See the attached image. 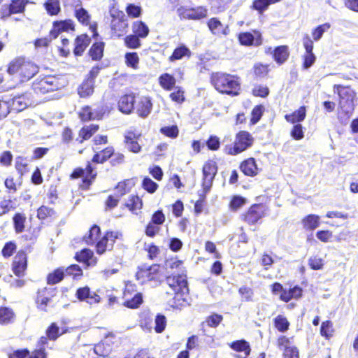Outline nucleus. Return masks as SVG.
Returning <instances> with one entry per match:
<instances>
[{
	"instance_id": "obj_11",
	"label": "nucleus",
	"mask_w": 358,
	"mask_h": 358,
	"mask_svg": "<svg viewBox=\"0 0 358 358\" xmlns=\"http://www.w3.org/2000/svg\"><path fill=\"white\" fill-rule=\"evenodd\" d=\"M136 285L131 282L125 284L123 290L124 302L122 305L129 309H137L143 303V296L141 292H137Z\"/></svg>"
},
{
	"instance_id": "obj_27",
	"label": "nucleus",
	"mask_w": 358,
	"mask_h": 358,
	"mask_svg": "<svg viewBox=\"0 0 358 358\" xmlns=\"http://www.w3.org/2000/svg\"><path fill=\"white\" fill-rule=\"evenodd\" d=\"M240 171L247 177H255L261 171L259 168L256 159L251 157L243 159L239 164Z\"/></svg>"
},
{
	"instance_id": "obj_19",
	"label": "nucleus",
	"mask_w": 358,
	"mask_h": 358,
	"mask_svg": "<svg viewBox=\"0 0 358 358\" xmlns=\"http://www.w3.org/2000/svg\"><path fill=\"white\" fill-rule=\"evenodd\" d=\"M69 320L65 318L59 320V324L57 322H52L47 327L45 334L50 341H55L61 336L70 332L69 327Z\"/></svg>"
},
{
	"instance_id": "obj_8",
	"label": "nucleus",
	"mask_w": 358,
	"mask_h": 358,
	"mask_svg": "<svg viewBox=\"0 0 358 358\" xmlns=\"http://www.w3.org/2000/svg\"><path fill=\"white\" fill-rule=\"evenodd\" d=\"M270 289L273 295L278 294L280 301L285 303L292 300L298 301L303 295V288L297 285L287 289L280 282H275L270 285Z\"/></svg>"
},
{
	"instance_id": "obj_17",
	"label": "nucleus",
	"mask_w": 358,
	"mask_h": 358,
	"mask_svg": "<svg viewBox=\"0 0 358 358\" xmlns=\"http://www.w3.org/2000/svg\"><path fill=\"white\" fill-rule=\"evenodd\" d=\"M237 39L239 44L245 47H259L263 43L262 34L258 29L240 32L237 35Z\"/></svg>"
},
{
	"instance_id": "obj_37",
	"label": "nucleus",
	"mask_w": 358,
	"mask_h": 358,
	"mask_svg": "<svg viewBox=\"0 0 358 358\" xmlns=\"http://www.w3.org/2000/svg\"><path fill=\"white\" fill-rule=\"evenodd\" d=\"M65 276L64 268L60 266L48 273L45 281L47 285H55L63 281Z\"/></svg>"
},
{
	"instance_id": "obj_16",
	"label": "nucleus",
	"mask_w": 358,
	"mask_h": 358,
	"mask_svg": "<svg viewBox=\"0 0 358 358\" xmlns=\"http://www.w3.org/2000/svg\"><path fill=\"white\" fill-rule=\"evenodd\" d=\"M31 87L34 92L39 94L54 92L59 87L57 79L52 76H45L36 79Z\"/></svg>"
},
{
	"instance_id": "obj_26",
	"label": "nucleus",
	"mask_w": 358,
	"mask_h": 358,
	"mask_svg": "<svg viewBox=\"0 0 358 358\" xmlns=\"http://www.w3.org/2000/svg\"><path fill=\"white\" fill-rule=\"evenodd\" d=\"M206 24L211 34L218 37L226 36L230 31L229 25L223 24L216 17L210 18Z\"/></svg>"
},
{
	"instance_id": "obj_15",
	"label": "nucleus",
	"mask_w": 358,
	"mask_h": 358,
	"mask_svg": "<svg viewBox=\"0 0 358 358\" xmlns=\"http://www.w3.org/2000/svg\"><path fill=\"white\" fill-rule=\"evenodd\" d=\"M217 170V164L213 159H208L203 164L201 187L204 194H207L210 190Z\"/></svg>"
},
{
	"instance_id": "obj_50",
	"label": "nucleus",
	"mask_w": 358,
	"mask_h": 358,
	"mask_svg": "<svg viewBox=\"0 0 358 358\" xmlns=\"http://www.w3.org/2000/svg\"><path fill=\"white\" fill-rule=\"evenodd\" d=\"M273 323L274 327L279 332L282 333L288 331L290 326V323L287 318L285 315L280 314L273 318Z\"/></svg>"
},
{
	"instance_id": "obj_18",
	"label": "nucleus",
	"mask_w": 358,
	"mask_h": 358,
	"mask_svg": "<svg viewBox=\"0 0 358 358\" xmlns=\"http://www.w3.org/2000/svg\"><path fill=\"white\" fill-rule=\"evenodd\" d=\"M28 268V256L25 250H20L15 255L11 263V271L17 278L26 275Z\"/></svg>"
},
{
	"instance_id": "obj_55",
	"label": "nucleus",
	"mask_w": 358,
	"mask_h": 358,
	"mask_svg": "<svg viewBox=\"0 0 358 358\" xmlns=\"http://www.w3.org/2000/svg\"><path fill=\"white\" fill-rule=\"evenodd\" d=\"M15 168L17 173L20 176H24L29 171V164L27 158L18 156L15 158Z\"/></svg>"
},
{
	"instance_id": "obj_21",
	"label": "nucleus",
	"mask_w": 358,
	"mask_h": 358,
	"mask_svg": "<svg viewBox=\"0 0 358 358\" xmlns=\"http://www.w3.org/2000/svg\"><path fill=\"white\" fill-rule=\"evenodd\" d=\"M141 136V132L136 131L135 129H129L124 132L123 143L129 152L135 154L141 152L142 146L138 143Z\"/></svg>"
},
{
	"instance_id": "obj_39",
	"label": "nucleus",
	"mask_w": 358,
	"mask_h": 358,
	"mask_svg": "<svg viewBox=\"0 0 358 358\" xmlns=\"http://www.w3.org/2000/svg\"><path fill=\"white\" fill-rule=\"evenodd\" d=\"M301 224L306 231H313L320 226V217L315 214H309L302 218Z\"/></svg>"
},
{
	"instance_id": "obj_46",
	"label": "nucleus",
	"mask_w": 358,
	"mask_h": 358,
	"mask_svg": "<svg viewBox=\"0 0 358 358\" xmlns=\"http://www.w3.org/2000/svg\"><path fill=\"white\" fill-rule=\"evenodd\" d=\"M15 314L13 310L7 306H0V324L7 325L14 322Z\"/></svg>"
},
{
	"instance_id": "obj_12",
	"label": "nucleus",
	"mask_w": 358,
	"mask_h": 358,
	"mask_svg": "<svg viewBox=\"0 0 358 358\" xmlns=\"http://www.w3.org/2000/svg\"><path fill=\"white\" fill-rule=\"evenodd\" d=\"M176 13L181 20H201L208 17V9L203 5L194 7L180 6Z\"/></svg>"
},
{
	"instance_id": "obj_10",
	"label": "nucleus",
	"mask_w": 358,
	"mask_h": 358,
	"mask_svg": "<svg viewBox=\"0 0 358 358\" xmlns=\"http://www.w3.org/2000/svg\"><path fill=\"white\" fill-rule=\"evenodd\" d=\"M110 17V37L113 38H118L124 36L127 31L129 24L124 12L118 9L111 10Z\"/></svg>"
},
{
	"instance_id": "obj_59",
	"label": "nucleus",
	"mask_w": 358,
	"mask_h": 358,
	"mask_svg": "<svg viewBox=\"0 0 358 358\" xmlns=\"http://www.w3.org/2000/svg\"><path fill=\"white\" fill-rule=\"evenodd\" d=\"M211 8L215 13L224 12L233 0H209Z\"/></svg>"
},
{
	"instance_id": "obj_36",
	"label": "nucleus",
	"mask_w": 358,
	"mask_h": 358,
	"mask_svg": "<svg viewBox=\"0 0 358 358\" xmlns=\"http://www.w3.org/2000/svg\"><path fill=\"white\" fill-rule=\"evenodd\" d=\"M152 103L148 96L141 97L137 103L136 113L142 118L147 117L151 113Z\"/></svg>"
},
{
	"instance_id": "obj_30",
	"label": "nucleus",
	"mask_w": 358,
	"mask_h": 358,
	"mask_svg": "<svg viewBox=\"0 0 358 358\" xmlns=\"http://www.w3.org/2000/svg\"><path fill=\"white\" fill-rule=\"evenodd\" d=\"M104 112L96 111L93 112L91 106L86 105L83 106L79 112L78 116L81 122H87L92 120H102L104 115Z\"/></svg>"
},
{
	"instance_id": "obj_7",
	"label": "nucleus",
	"mask_w": 358,
	"mask_h": 358,
	"mask_svg": "<svg viewBox=\"0 0 358 358\" xmlns=\"http://www.w3.org/2000/svg\"><path fill=\"white\" fill-rule=\"evenodd\" d=\"M166 282L174 292L173 299L178 301V305H182V302L186 301L184 296L187 295L189 291L186 276L180 274H171L166 277Z\"/></svg>"
},
{
	"instance_id": "obj_25",
	"label": "nucleus",
	"mask_w": 358,
	"mask_h": 358,
	"mask_svg": "<svg viewBox=\"0 0 358 358\" xmlns=\"http://www.w3.org/2000/svg\"><path fill=\"white\" fill-rule=\"evenodd\" d=\"M76 297L80 301H85L90 305L97 304L101 302V296L96 292L91 291L88 286L77 289Z\"/></svg>"
},
{
	"instance_id": "obj_23",
	"label": "nucleus",
	"mask_w": 358,
	"mask_h": 358,
	"mask_svg": "<svg viewBox=\"0 0 358 358\" xmlns=\"http://www.w3.org/2000/svg\"><path fill=\"white\" fill-rule=\"evenodd\" d=\"M75 24L71 19L55 20L52 22V28L49 31L50 39H56L62 32L74 31Z\"/></svg>"
},
{
	"instance_id": "obj_52",
	"label": "nucleus",
	"mask_w": 358,
	"mask_h": 358,
	"mask_svg": "<svg viewBox=\"0 0 358 358\" xmlns=\"http://www.w3.org/2000/svg\"><path fill=\"white\" fill-rule=\"evenodd\" d=\"M247 203V199L241 195H234L229 203L231 212H237Z\"/></svg>"
},
{
	"instance_id": "obj_58",
	"label": "nucleus",
	"mask_w": 358,
	"mask_h": 358,
	"mask_svg": "<svg viewBox=\"0 0 358 358\" xmlns=\"http://www.w3.org/2000/svg\"><path fill=\"white\" fill-rule=\"evenodd\" d=\"M29 3V0H10L8 5L13 15L21 14L24 13Z\"/></svg>"
},
{
	"instance_id": "obj_54",
	"label": "nucleus",
	"mask_w": 358,
	"mask_h": 358,
	"mask_svg": "<svg viewBox=\"0 0 358 358\" xmlns=\"http://www.w3.org/2000/svg\"><path fill=\"white\" fill-rule=\"evenodd\" d=\"M16 208L15 199H11L10 197L8 199L3 198L0 201V213L2 216L10 211H14Z\"/></svg>"
},
{
	"instance_id": "obj_60",
	"label": "nucleus",
	"mask_w": 358,
	"mask_h": 358,
	"mask_svg": "<svg viewBox=\"0 0 358 358\" xmlns=\"http://www.w3.org/2000/svg\"><path fill=\"white\" fill-rule=\"evenodd\" d=\"M36 217L40 220H45L55 217L56 212L52 208L42 205L37 209Z\"/></svg>"
},
{
	"instance_id": "obj_28",
	"label": "nucleus",
	"mask_w": 358,
	"mask_h": 358,
	"mask_svg": "<svg viewBox=\"0 0 358 358\" xmlns=\"http://www.w3.org/2000/svg\"><path fill=\"white\" fill-rule=\"evenodd\" d=\"M136 97L134 93L122 95L117 101V108L123 114H131L134 110Z\"/></svg>"
},
{
	"instance_id": "obj_44",
	"label": "nucleus",
	"mask_w": 358,
	"mask_h": 358,
	"mask_svg": "<svg viewBox=\"0 0 358 358\" xmlns=\"http://www.w3.org/2000/svg\"><path fill=\"white\" fill-rule=\"evenodd\" d=\"M132 33L140 37L145 38L150 34V28L148 24L142 20H136L131 24Z\"/></svg>"
},
{
	"instance_id": "obj_49",
	"label": "nucleus",
	"mask_w": 358,
	"mask_h": 358,
	"mask_svg": "<svg viewBox=\"0 0 358 358\" xmlns=\"http://www.w3.org/2000/svg\"><path fill=\"white\" fill-rule=\"evenodd\" d=\"M26 215L22 213H15L13 216V228L17 234L22 233L25 229Z\"/></svg>"
},
{
	"instance_id": "obj_42",
	"label": "nucleus",
	"mask_w": 358,
	"mask_h": 358,
	"mask_svg": "<svg viewBox=\"0 0 358 358\" xmlns=\"http://www.w3.org/2000/svg\"><path fill=\"white\" fill-rule=\"evenodd\" d=\"M158 83L164 90L171 91L176 87V79L173 75L164 73L159 76Z\"/></svg>"
},
{
	"instance_id": "obj_24",
	"label": "nucleus",
	"mask_w": 358,
	"mask_h": 358,
	"mask_svg": "<svg viewBox=\"0 0 358 358\" xmlns=\"http://www.w3.org/2000/svg\"><path fill=\"white\" fill-rule=\"evenodd\" d=\"M266 55H271L273 59L278 65L283 64L289 57L290 51L287 45H280L273 49L268 47L265 49Z\"/></svg>"
},
{
	"instance_id": "obj_32",
	"label": "nucleus",
	"mask_w": 358,
	"mask_h": 358,
	"mask_svg": "<svg viewBox=\"0 0 358 358\" xmlns=\"http://www.w3.org/2000/svg\"><path fill=\"white\" fill-rule=\"evenodd\" d=\"M124 208L134 215H138L143 208V201L138 194H131L124 203Z\"/></svg>"
},
{
	"instance_id": "obj_3",
	"label": "nucleus",
	"mask_w": 358,
	"mask_h": 358,
	"mask_svg": "<svg viewBox=\"0 0 358 358\" xmlns=\"http://www.w3.org/2000/svg\"><path fill=\"white\" fill-rule=\"evenodd\" d=\"M40 70L39 66L24 56H17L6 66V73L19 83H24L32 79Z\"/></svg>"
},
{
	"instance_id": "obj_45",
	"label": "nucleus",
	"mask_w": 358,
	"mask_h": 358,
	"mask_svg": "<svg viewBox=\"0 0 358 358\" xmlns=\"http://www.w3.org/2000/svg\"><path fill=\"white\" fill-rule=\"evenodd\" d=\"M229 346L235 352H244L246 357L250 355L251 348L250 343L244 339L234 341L229 343Z\"/></svg>"
},
{
	"instance_id": "obj_61",
	"label": "nucleus",
	"mask_w": 358,
	"mask_h": 358,
	"mask_svg": "<svg viewBox=\"0 0 358 358\" xmlns=\"http://www.w3.org/2000/svg\"><path fill=\"white\" fill-rule=\"evenodd\" d=\"M124 45L129 49H138L141 47V38L134 34H131L124 38Z\"/></svg>"
},
{
	"instance_id": "obj_1",
	"label": "nucleus",
	"mask_w": 358,
	"mask_h": 358,
	"mask_svg": "<svg viewBox=\"0 0 358 358\" xmlns=\"http://www.w3.org/2000/svg\"><path fill=\"white\" fill-rule=\"evenodd\" d=\"M108 161L112 167H116L125 162V156L122 152H115L113 145H108L95 152L92 159L86 162L85 168L75 167L69 174V179L76 180L80 178L79 189L83 191L89 190L97 176V172L93 164H103Z\"/></svg>"
},
{
	"instance_id": "obj_22",
	"label": "nucleus",
	"mask_w": 358,
	"mask_h": 358,
	"mask_svg": "<svg viewBox=\"0 0 358 358\" xmlns=\"http://www.w3.org/2000/svg\"><path fill=\"white\" fill-rule=\"evenodd\" d=\"M302 42L306 50L304 55L302 56V67L304 69H308L312 66L316 61V57L313 52V41L308 34H305L303 36Z\"/></svg>"
},
{
	"instance_id": "obj_4",
	"label": "nucleus",
	"mask_w": 358,
	"mask_h": 358,
	"mask_svg": "<svg viewBox=\"0 0 358 358\" xmlns=\"http://www.w3.org/2000/svg\"><path fill=\"white\" fill-rule=\"evenodd\" d=\"M333 91L338 99V116L341 119H349L353 114L355 102L357 99V92L350 85L335 84Z\"/></svg>"
},
{
	"instance_id": "obj_53",
	"label": "nucleus",
	"mask_w": 358,
	"mask_h": 358,
	"mask_svg": "<svg viewBox=\"0 0 358 358\" xmlns=\"http://www.w3.org/2000/svg\"><path fill=\"white\" fill-rule=\"evenodd\" d=\"M265 111L263 104H257L253 107L250 113V124L255 125L262 119Z\"/></svg>"
},
{
	"instance_id": "obj_14",
	"label": "nucleus",
	"mask_w": 358,
	"mask_h": 358,
	"mask_svg": "<svg viewBox=\"0 0 358 358\" xmlns=\"http://www.w3.org/2000/svg\"><path fill=\"white\" fill-rule=\"evenodd\" d=\"M266 214V207L262 203L252 204L241 215V220L250 226L257 224Z\"/></svg>"
},
{
	"instance_id": "obj_62",
	"label": "nucleus",
	"mask_w": 358,
	"mask_h": 358,
	"mask_svg": "<svg viewBox=\"0 0 358 358\" xmlns=\"http://www.w3.org/2000/svg\"><path fill=\"white\" fill-rule=\"evenodd\" d=\"M334 332L333 322L331 320H326L322 322L320 333L322 337L329 340L333 336Z\"/></svg>"
},
{
	"instance_id": "obj_9",
	"label": "nucleus",
	"mask_w": 358,
	"mask_h": 358,
	"mask_svg": "<svg viewBox=\"0 0 358 358\" xmlns=\"http://www.w3.org/2000/svg\"><path fill=\"white\" fill-rule=\"evenodd\" d=\"M135 278L141 285H145L151 282L159 283L161 282L162 278L160 265L153 264L150 266L144 264L138 266Z\"/></svg>"
},
{
	"instance_id": "obj_56",
	"label": "nucleus",
	"mask_w": 358,
	"mask_h": 358,
	"mask_svg": "<svg viewBox=\"0 0 358 358\" xmlns=\"http://www.w3.org/2000/svg\"><path fill=\"white\" fill-rule=\"evenodd\" d=\"M139 62V56L136 52H129L124 55V62L127 67L136 70L138 69Z\"/></svg>"
},
{
	"instance_id": "obj_38",
	"label": "nucleus",
	"mask_w": 358,
	"mask_h": 358,
	"mask_svg": "<svg viewBox=\"0 0 358 358\" xmlns=\"http://www.w3.org/2000/svg\"><path fill=\"white\" fill-rule=\"evenodd\" d=\"M104 48L103 41H94L89 49L88 55L93 61H100L103 57Z\"/></svg>"
},
{
	"instance_id": "obj_63",
	"label": "nucleus",
	"mask_w": 358,
	"mask_h": 358,
	"mask_svg": "<svg viewBox=\"0 0 358 358\" xmlns=\"http://www.w3.org/2000/svg\"><path fill=\"white\" fill-rule=\"evenodd\" d=\"M173 90H174V91L169 94L171 100L178 104L182 103L185 101V92L184 89L182 87L177 86Z\"/></svg>"
},
{
	"instance_id": "obj_34",
	"label": "nucleus",
	"mask_w": 358,
	"mask_h": 358,
	"mask_svg": "<svg viewBox=\"0 0 358 358\" xmlns=\"http://www.w3.org/2000/svg\"><path fill=\"white\" fill-rule=\"evenodd\" d=\"M30 104V99L27 94L14 96L10 101V110L18 113L26 109Z\"/></svg>"
},
{
	"instance_id": "obj_35",
	"label": "nucleus",
	"mask_w": 358,
	"mask_h": 358,
	"mask_svg": "<svg viewBox=\"0 0 358 358\" xmlns=\"http://www.w3.org/2000/svg\"><path fill=\"white\" fill-rule=\"evenodd\" d=\"M99 129V125L97 124H90L81 127L78 131V137L76 141L79 144L83 143L84 141L89 140L94 135Z\"/></svg>"
},
{
	"instance_id": "obj_20",
	"label": "nucleus",
	"mask_w": 358,
	"mask_h": 358,
	"mask_svg": "<svg viewBox=\"0 0 358 358\" xmlns=\"http://www.w3.org/2000/svg\"><path fill=\"white\" fill-rule=\"evenodd\" d=\"M116 336L113 332L106 334L104 338L94 345V352L99 356L108 357L114 350Z\"/></svg>"
},
{
	"instance_id": "obj_40",
	"label": "nucleus",
	"mask_w": 358,
	"mask_h": 358,
	"mask_svg": "<svg viewBox=\"0 0 358 358\" xmlns=\"http://www.w3.org/2000/svg\"><path fill=\"white\" fill-rule=\"evenodd\" d=\"M282 0H253L250 8L259 15H263L270 6L280 2Z\"/></svg>"
},
{
	"instance_id": "obj_5",
	"label": "nucleus",
	"mask_w": 358,
	"mask_h": 358,
	"mask_svg": "<svg viewBox=\"0 0 358 358\" xmlns=\"http://www.w3.org/2000/svg\"><path fill=\"white\" fill-rule=\"evenodd\" d=\"M210 82L222 94L236 96L240 94V78L236 75L222 71L213 72L210 76Z\"/></svg>"
},
{
	"instance_id": "obj_13",
	"label": "nucleus",
	"mask_w": 358,
	"mask_h": 358,
	"mask_svg": "<svg viewBox=\"0 0 358 358\" xmlns=\"http://www.w3.org/2000/svg\"><path fill=\"white\" fill-rule=\"evenodd\" d=\"M57 293V287H44L38 289L34 300L36 308L41 311L47 312L49 307H54L53 298Z\"/></svg>"
},
{
	"instance_id": "obj_51",
	"label": "nucleus",
	"mask_w": 358,
	"mask_h": 358,
	"mask_svg": "<svg viewBox=\"0 0 358 358\" xmlns=\"http://www.w3.org/2000/svg\"><path fill=\"white\" fill-rule=\"evenodd\" d=\"M134 185L135 182L132 179H124L117 182L115 188L118 192V196L122 197L129 193Z\"/></svg>"
},
{
	"instance_id": "obj_31",
	"label": "nucleus",
	"mask_w": 358,
	"mask_h": 358,
	"mask_svg": "<svg viewBox=\"0 0 358 358\" xmlns=\"http://www.w3.org/2000/svg\"><path fill=\"white\" fill-rule=\"evenodd\" d=\"M90 43L91 38L87 34L78 35L74 40L73 55L76 57L82 56Z\"/></svg>"
},
{
	"instance_id": "obj_64",
	"label": "nucleus",
	"mask_w": 358,
	"mask_h": 358,
	"mask_svg": "<svg viewBox=\"0 0 358 358\" xmlns=\"http://www.w3.org/2000/svg\"><path fill=\"white\" fill-rule=\"evenodd\" d=\"M269 64H262L261 62L255 63L252 67L253 74L257 78H264L269 72Z\"/></svg>"
},
{
	"instance_id": "obj_6",
	"label": "nucleus",
	"mask_w": 358,
	"mask_h": 358,
	"mask_svg": "<svg viewBox=\"0 0 358 358\" xmlns=\"http://www.w3.org/2000/svg\"><path fill=\"white\" fill-rule=\"evenodd\" d=\"M254 142L252 136L247 131H240L235 136L233 144L224 147V152L228 155L236 156L250 148Z\"/></svg>"
},
{
	"instance_id": "obj_47",
	"label": "nucleus",
	"mask_w": 358,
	"mask_h": 358,
	"mask_svg": "<svg viewBox=\"0 0 358 358\" xmlns=\"http://www.w3.org/2000/svg\"><path fill=\"white\" fill-rule=\"evenodd\" d=\"M74 16L78 22L83 26H89L91 22V15L82 6L74 10Z\"/></svg>"
},
{
	"instance_id": "obj_29",
	"label": "nucleus",
	"mask_w": 358,
	"mask_h": 358,
	"mask_svg": "<svg viewBox=\"0 0 358 358\" xmlns=\"http://www.w3.org/2000/svg\"><path fill=\"white\" fill-rule=\"evenodd\" d=\"M74 259L82 263L86 268L95 266L97 263V259L94 257L93 251L89 248H83L76 252Z\"/></svg>"
},
{
	"instance_id": "obj_33",
	"label": "nucleus",
	"mask_w": 358,
	"mask_h": 358,
	"mask_svg": "<svg viewBox=\"0 0 358 358\" xmlns=\"http://www.w3.org/2000/svg\"><path fill=\"white\" fill-rule=\"evenodd\" d=\"M191 50L184 43H180L176 47L171 55L169 57L168 60L170 62H174L182 59H189L192 57Z\"/></svg>"
},
{
	"instance_id": "obj_41",
	"label": "nucleus",
	"mask_w": 358,
	"mask_h": 358,
	"mask_svg": "<svg viewBox=\"0 0 358 358\" xmlns=\"http://www.w3.org/2000/svg\"><path fill=\"white\" fill-rule=\"evenodd\" d=\"M306 117V107L302 106L289 114L285 115V119L290 124L300 123Z\"/></svg>"
},
{
	"instance_id": "obj_43",
	"label": "nucleus",
	"mask_w": 358,
	"mask_h": 358,
	"mask_svg": "<svg viewBox=\"0 0 358 358\" xmlns=\"http://www.w3.org/2000/svg\"><path fill=\"white\" fill-rule=\"evenodd\" d=\"M94 87L95 83L84 79L77 89L78 94L83 99L89 98L94 94Z\"/></svg>"
},
{
	"instance_id": "obj_2",
	"label": "nucleus",
	"mask_w": 358,
	"mask_h": 358,
	"mask_svg": "<svg viewBox=\"0 0 358 358\" xmlns=\"http://www.w3.org/2000/svg\"><path fill=\"white\" fill-rule=\"evenodd\" d=\"M122 238V233L118 230L108 229L101 234L100 227L94 224L83 236V241L88 245H94L96 254L101 255L112 251L115 243Z\"/></svg>"
},
{
	"instance_id": "obj_57",
	"label": "nucleus",
	"mask_w": 358,
	"mask_h": 358,
	"mask_svg": "<svg viewBox=\"0 0 358 358\" xmlns=\"http://www.w3.org/2000/svg\"><path fill=\"white\" fill-rule=\"evenodd\" d=\"M65 275L71 277L73 280H79L83 276L82 268L76 264H71L64 268Z\"/></svg>"
},
{
	"instance_id": "obj_48",
	"label": "nucleus",
	"mask_w": 358,
	"mask_h": 358,
	"mask_svg": "<svg viewBox=\"0 0 358 358\" xmlns=\"http://www.w3.org/2000/svg\"><path fill=\"white\" fill-rule=\"evenodd\" d=\"M43 7L50 16H57L62 10L59 0H46L43 3Z\"/></svg>"
}]
</instances>
